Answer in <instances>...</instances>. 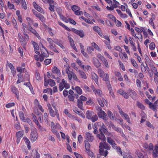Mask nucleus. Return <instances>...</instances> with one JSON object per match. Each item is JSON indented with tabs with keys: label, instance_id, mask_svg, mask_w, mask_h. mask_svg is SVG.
<instances>
[{
	"label": "nucleus",
	"instance_id": "obj_1",
	"mask_svg": "<svg viewBox=\"0 0 158 158\" xmlns=\"http://www.w3.org/2000/svg\"><path fill=\"white\" fill-rule=\"evenodd\" d=\"M99 152L102 155L106 157L108 154V152L107 150L104 151V149L107 150H110L111 148V147L106 141L101 142L99 143Z\"/></svg>",
	"mask_w": 158,
	"mask_h": 158
},
{
	"label": "nucleus",
	"instance_id": "obj_2",
	"mask_svg": "<svg viewBox=\"0 0 158 158\" xmlns=\"http://www.w3.org/2000/svg\"><path fill=\"white\" fill-rule=\"evenodd\" d=\"M94 126L96 128L98 129L100 132L103 131L104 133L108 136H110L111 133L109 132L106 128V126L102 122H97L94 123Z\"/></svg>",
	"mask_w": 158,
	"mask_h": 158
},
{
	"label": "nucleus",
	"instance_id": "obj_3",
	"mask_svg": "<svg viewBox=\"0 0 158 158\" xmlns=\"http://www.w3.org/2000/svg\"><path fill=\"white\" fill-rule=\"evenodd\" d=\"M98 115L99 117L102 118L105 121H107V114L104 111L102 110L101 107H98Z\"/></svg>",
	"mask_w": 158,
	"mask_h": 158
},
{
	"label": "nucleus",
	"instance_id": "obj_4",
	"mask_svg": "<svg viewBox=\"0 0 158 158\" xmlns=\"http://www.w3.org/2000/svg\"><path fill=\"white\" fill-rule=\"evenodd\" d=\"M66 73L68 74V77L69 80H71L72 78L77 81L78 79L75 74L73 72L70 71L68 69H65Z\"/></svg>",
	"mask_w": 158,
	"mask_h": 158
},
{
	"label": "nucleus",
	"instance_id": "obj_5",
	"mask_svg": "<svg viewBox=\"0 0 158 158\" xmlns=\"http://www.w3.org/2000/svg\"><path fill=\"white\" fill-rule=\"evenodd\" d=\"M38 138V134L35 130L31 131L30 134V139L32 142H34Z\"/></svg>",
	"mask_w": 158,
	"mask_h": 158
},
{
	"label": "nucleus",
	"instance_id": "obj_6",
	"mask_svg": "<svg viewBox=\"0 0 158 158\" xmlns=\"http://www.w3.org/2000/svg\"><path fill=\"white\" fill-rule=\"evenodd\" d=\"M150 108L154 111L156 112L158 108V100L155 102L153 103H151L149 106Z\"/></svg>",
	"mask_w": 158,
	"mask_h": 158
},
{
	"label": "nucleus",
	"instance_id": "obj_7",
	"mask_svg": "<svg viewBox=\"0 0 158 158\" xmlns=\"http://www.w3.org/2000/svg\"><path fill=\"white\" fill-rule=\"evenodd\" d=\"M92 62L96 68H99L101 66V64L100 61L95 57H94L92 58Z\"/></svg>",
	"mask_w": 158,
	"mask_h": 158
},
{
	"label": "nucleus",
	"instance_id": "obj_8",
	"mask_svg": "<svg viewBox=\"0 0 158 158\" xmlns=\"http://www.w3.org/2000/svg\"><path fill=\"white\" fill-rule=\"evenodd\" d=\"M128 93L130 97L133 99L136 100L137 97V94L133 90L131 89H129Z\"/></svg>",
	"mask_w": 158,
	"mask_h": 158
},
{
	"label": "nucleus",
	"instance_id": "obj_9",
	"mask_svg": "<svg viewBox=\"0 0 158 158\" xmlns=\"http://www.w3.org/2000/svg\"><path fill=\"white\" fill-rule=\"evenodd\" d=\"M85 139L87 141L92 142L94 140V137L91 134L86 132L85 133Z\"/></svg>",
	"mask_w": 158,
	"mask_h": 158
},
{
	"label": "nucleus",
	"instance_id": "obj_10",
	"mask_svg": "<svg viewBox=\"0 0 158 158\" xmlns=\"http://www.w3.org/2000/svg\"><path fill=\"white\" fill-rule=\"evenodd\" d=\"M103 133H104L103 131H102L100 134L97 135V137L103 142L106 141V138Z\"/></svg>",
	"mask_w": 158,
	"mask_h": 158
},
{
	"label": "nucleus",
	"instance_id": "obj_11",
	"mask_svg": "<svg viewBox=\"0 0 158 158\" xmlns=\"http://www.w3.org/2000/svg\"><path fill=\"white\" fill-rule=\"evenodd\" d=\"M68 38L71 46L76 52H77V48L75 45L73 39L69 36H68Z\"/></svg>",
	"mask_w": 158,
	"mask_h": 158
},
{
	"label": "nucleus",
	"instance_id": "obj_12",
	"mask_svg": "<svg viewBox=\"0 0 158 158\" xmlns=\"http://www.w3.org/2000/svg\"><path fill=\"white\" fill-rule=\"evenodd\" d=\"M18 37L19 40L21 43V44L24 46L26 44V42L21 34H18Z\"/></svg>",
	"mask_w": 158,
	"mask_h": 158
},
{
	"label": "nucleus",
	"instance_id": "obj_13",
	"mask_svg": "<svg viewBox=\"0 0 158 158\" xmlns=\"http://www.w3.org/2000/svg\"><path fill=\"white\" fill-rule=\"evenodd\" d=\"M107 85L108 87V89L109 91L110 94V95L111 96H112V97L113 98H114L115 96L112 91V89L110 83L109 82L107 83Z\"/></svg>",
	"mask_w": 158,
	"mask_h": 158
},
{
	"label": "nucleus",
	"instance_id": "obj_14",
	"mask_svg": "<svg viewBox=\"0 0 158 158\" xmlns=\"http://www.w3.org/2000/svg\"><path fill=\"white\" fill-rule=\"evenodd\" d=\"M11 91L14 93L16 96L17 99L19 98V92L17 89L14 86H12L11 87Z\"/></svg>",
	"mask_w": 158,
	"mask_h": 158
},
{
	"label": "nucleus",
	"instance_id": "obj_15",
	"mask_svg": "<svg viewBox=\"0 0 158 158\" xmlns=\"http://www.w3.org/2000/svg\"><path fill=\"white\" fill-rule=\"evenodd\" d=\"M97 100L99 104L102 107L104 106V104L106 102V100L103 98H98Z\"/></svg>",
	"mask_w": 158,
	"mask_h": 158
},
{
	"label": "nucleus",
	"instance_id": "obj_16",
	"mask_svg": "<svg viewBox=\"0 0 158 158\" xmlns=\"http://www.w3.org/2000/svg\"><path fill=\"white\" fill-rule=\"evenodd\" d=\"M72 89L76 92L79 94H81L82 93V91L80 87L78 86H76L75 88L72 87Z\"/></svg>",
	"mask_w": 158,
	"mask_h": 158
},
{
	"label": "nucleus",
	"instance_id": "obj_17",
	"mask_svg": "<svg viewBox=\"0 0 158 158\" xmlns=\"http://www.w3.org/2000/svg\"><path fill=\"white\" fill-rule=\"evenodd\" d=\"M94 114V113L93 111L87 110L86 114V117L88 119H90Z\"/></svg>",
	"mask_w": 158,
	"mask_h": 158
},
{
	"label": "nucleus",
	"instance_id": "obj_18",
	"mask_svg": "<svg viewBox=\"0 0 158 158\" xmlns=\"http://www.w3.org/2000/svg\"><path fill=\"white\" fill-rule=\"evenodd\" d=\"M93 30L97 32L98 34L100 35L101 37H102V33L101 32V30L100 27L98 26H95L93 27Z\"/></svg>",
	"mask_w": 158,
	"mask_h": 158
},
{
	"label": "nucleus",
	"instance_id": "obj_19",
	"mask_svg": "<svg viewBox=\"0 0 158 158\" xmlns=\"http://www.w3.org/2000/svg\"><path fill=\"white\" fill-rule=\"evenodd\" d=\"M23 139L25 142L26 143L27 145V147L29 150L31 149L30 142L29 139L27 138L26 137H24L23 138Z\"/></svg>",
	"mask_w": 158,
	"mask_h": 158
},
{
	"label": "nucleus",
	"instance_id": "obj_20",
	"mask_svg": "<svg viewBox=\"0 0 158 158\" xmlns=\"http://www.w3.org/2000/svg\"><path fill=\"white\" fill-rule=\"evenodd\" d=\"M91 75L92 79L97 84H98V75L94 72L92 73Z\"/></svg>",
	"mask_w": 158,
	"mask_h": 158
},
{
	"label": "nucleus",
	"instance_id": "obj_21",
	"mask_svg": "<svg viewBox=\"0 0 158 158\" xmlns=\"http://www.w3.org/2000/svg\"><path fill=\"white\" fill-rule=\"evenodd\" d=\"M32 153L34 154V158H40V154L38 153L37 150L36 149L35 151H33Z\"/></svg>",
	"mask_w": 158,
	"mask_h": 158
},
{
	"label": "nucleus",
	"instance_id": "obj_22",
	"mask_svg": "<svg viewBox=\"0 0 158 158\" xmlns=\"http://www.w3.org/2000/svg\"><path fill=\"white\" fill-rule=\"evenodd\" d=\"M24 134L23 131H19L17 132L16 134V138H22Z\"/></svg>",
	"mask_w": 158,
	"mask_h": 158
},
{
	"label": "nucleus",
	"instance_id": "obj_23",
	"mask_svg": "<svg viewBox=\"0 0 158 158\" xmlns=\"http://www.w3.org/2000/svg\"><path fill=\"white\" fill-rule=\"evenodd\" d=\"M20 2L22 3V6L24 10L27 9V7L25 0H20Z\"/></svg>",
	"mask_w": 158,
	"mask_h": 158
},
{
	"label": "nucleus",
	"instance_id": "obj_24",
	"mask_svg": "<svg viewBox=\"0 0 158 158\" xmlns=\"http://www.w3.org/2000/svg\"><path fill=\"white\" fill-rule=\"evenodd\" d=\"M95 94L96 96L97 95L100 96V97H102V93L101 90L97 89L95 92L94 93Z\"/></svg>",
	"mask_w": 158,
	"mask_h": 158
},
{
	"label": "nucleus",
	"instance_id": "obj_25",
	"mask_svg": "<svg viewBox=\"0 0 158 158\" xmlns=\"http://www.w3.org/2000/svg\"><path fill=\"white\" fill-rule=\"evenodd\" d=\"M75 33L80 36L81 37H83L84 36V34L82 31L77 30L75 31Z\"/></svg>",
	"mask_w": 158,
	"mask_h": 158
},
{
	"label": "nucleus",
	"instance_id": "obj_26",
	"mask_svg": "<svg viewBox=\"0 0 158 158\" xmlns=\"http://www.w3.org/2000/svg\"><path fill=\"white\" fill-rule=\"evenodd\" d=\"M92 46L99 51H100L101 50L98 46L94 42L91 43Z\"/></svg>",
	"mask_w": 158,
	"mask_h": 158
},
{
	"label": "nucleus",
	"instance_id": "obj_27",
	"mask_svg": "<svg viewBox=\"0 0 158 158\" xmlns=\"http://www.w3.org/2000/svg\"><path fill=\"white\" fill-rule=\"evenodd\" d=\"M81 77L84 79H86L87 78L85 73L82 71H80L79 72Z\"/></svg>",
	"mask_w": 158,
	"mask_h": 158
},
{
	"label": "nucleus",
	"instance_id": "obj_28",
	"mask_svg": "<svg viewBox=\"0 0 158 158\" xmlns=\"http://www.w3.org/2000/svg\"><path fill=\"white\" fill-rule=\"evenodd\" d=\"M98 72L100 77H103L104 75V72L102 69H98Z\"/></svg>",
	"mask_w": 158,
	"mask_h": 158
},
{
	"label": "nucleus",
	"instance_id": "obj_29",
	"mask_svg": "<svg viewBox=\"0 0 158 158\" xmlns=\"http://www.w3.org/2000/svg\"><path fill=\"white\" fill-rule=\"evenodd\" d=\"M52 72L53 73L58 74L60 73V70L56 67L55 66L52 69Z\"/></svg>",
	"mask_w": 158,
	"mask_h": 158
},
{
	"label": "nucleus",
	"instance_id": "obj_30",
	"mask_svg": "<svg viewBox=\"0 0 158 158\" xmlns=\"http://www.w3.org/2000/svg\"><path fill=\"white\" fill-rule=\"evenodd\" d=\"M103 81H105L106 82V84H107V83L109 82L110 83L109 80V77L108 74L107 73H106V75L104 77L103 76Z\"/></svg>",
	"mask_w": 158,
	"mask_h": 158
},
{
	"label": "nucleus",
	"instance_id": "obj_31",
	"mask_svg": "<svg viewBox=\"0 0 158 158\" xmlns=\"http://www.w3.org/2000/svg\"><path fill=\"white\" fill-rule=\"evenodd\" d=\"M77 105L78 107L81 109H82V106H83V103L82 101H81V100H80L79 99H78L77 100Z\"/></svg>",
	"mask_w": 158,
	"mask_h": 158
},
{
	"label": "nucleus",
	"instance_id": "obj_32",
	"mask_svg": "<svg viewBox=\"0 0 158 158\" xmlns=\"http://www.w3.org/2000/svg\"><path fill=\"white\" fill-rule=\"evenodd\" d=\"M85 149L87 151H89L90 150V145L87 141H85Z\"/></svg>",
	"mask_w": 158,
	"mask_h": 158
},
{
	"label": "nucleus",
	"instance_id": "obj_33",
	"mask_svg": "<svg viewBox=\"0 0 158 158\" xmlns=\"http://www.w3.org/2000/svg\"><path fill=\"white\" fill-rule=\"evenodd\" d=\"M58 23L59 24L64 27L65 29L68 31H70L71 29L67 27L64 24L62 23L61 22H58Z\"/></svg>",
	"mask_w": 158,
	"mask_h": 158
},
{
	"label": "nucleus",
	"instance_id": "obj_34",
	"mask_svg": "<svg viewBox=\"0 0 158 158\" xmlns=\"http://www.w3.org/2000/svg\"><path fill=\"white\" fill-rule=\"evenodd\" d=\"M102 63L103 65L106 68H109V65L108 64V63L107 60L105 58L104 59H103L102 61Z\"/></svg>",
	"mask_w": 158,
	"mask_h": 158
},
{
	"label": "nucleus",
	"instance_id": "obj_35",
	"mask_svg": "<svg viewBox=\"0 0 158 158\" xmlns=\"http://www.w3.org/2000/svg\"><path fill=\"white\" fill-rule=\"evenodd\" d=\"M49 111L50 115L52 117H54L55 116L57 112V111H56L55 112L52 109L51 110L50 109Z\"/></svg>",
	"mask_w": 158,
	"mask_h": 158
},
{
	"label": "nucleus",
	"instance_id": "obj_36",
	"mask_svg": "<svg viewBox=\"0 0 158 158\" xmlns=\"http://www.w3.org/2000/svg\"><path fill=\"white\" fill-rule=\"evenodd\" d=\"M80 18L81 19H82L86 23H89V24H94V23H93V22L91 21L89 19L85 18L82 16Z\"/></svg>",
	"mask_w": 158,
	"mask_h": 158
},
{
	"label": "nucleus",
	"instance_id": "obj_37",
	"mask_svg": "<svg viewBox=\"0 0 158 158\" xmlns=\"http://www.w3.org/2000/svg\"><path fill=\"white\" fill-rule=\"evenodd\" d=\"M107 114L110 118L112 120H114V117L112 113L110 110H109L107 111Z\"/></svg>",
	"mask_w": 158,
	"mask_h": 158
},
{
	"label": "nucleus",
	"instance_id": "obj_38",
	"mask_svg": "<svg viewBox=\"0 0 158 158\" xmlns=\"http://www.w3.org/2000/svg\"><path fill=\"white\" fill-rule=\"evenodd\" d=\"M81 68L85 71L91 70L92 69L91 67L89 65H87L85 67L84 65H82Z\"/></svg>",
	"mask_w": 158,
	"mask_h": 158
},
{
	"label": "nucleus",
	"instance_id": "obj_39",
	"mask_svg": "<svg viewBox=\"0 0 158 158\" xmlns=\"http://www.w3.org/2000/svg\"><path fill=\"white\" fill-rule=\"evenodd\" d=\"M93 122H94L98 119V117L96 114H94L90 119Z\"/></svg>",
	"mask_w": 158,
	"mask_h": 158
},
{
	"label": "nucleus",
	"instance_id": "obj_40",
	"mask_svg": "<svg viewBox=\"0 0 158 158\" xmlns=\"http://www.w3.org/2000/svg\"><path fill=\"white\" fill-rule=\"evenodd\" d=\"M136 104L137 106L141 109L143 110H144L145 109L144 106L139 102H137Z\"/></svg>",
	"mask_w": 158,
	"mask_h": 158
},
{
	"label": "nucleus",
	"instance_id": "obj_41",
	"mask_svg": "<svg viewBox=\"0 0 158 158\" xmlns=\"http://www.w3.org/2000/svg\"><path fill=\"white\" fill-rule=\"evenodd\" d=\"M131 63L133 65L136 69H138V65L135 61L133 59H131Z\"/></svg>",
	"mask_w": 158,
	"mask_h": 158
},
{
	"label": "nucleus",
	"instance_id": "obj_42",
	"mask_svg": "<svg viewBox=\"0 0 158 158\" xmlns=\"http://www.w3.org/2000/svg\"><path fill=\"white\" fill-rule=\"evenodd\" d=\"M48 83L50 85L51 87H53L56 84V83L52 79H49L48 80Z\"/></svg>",
	"mask_w": 158,
	"mask_h": 158
},
{
	"label": "nucleus",
	"instance_id": "obj_43",
	"mask_svg": "<svg viewBox=\"0 0 158 158\" xmlns=\"http://www.w3.org/2000/svg\"><path fill=\"white\" fill-rule=\"evenodd\" d=\"M144 57L146 62L148 63L149 65H151L152 64V62L148 56L147 55H145Z\"/></svg>",
	"mask_w": 158,
	"mask_h": 158
},
{
	"label": "nucleus",
	"instance_id": "obj_44",
	"mask_svg": "<svg viewBox=\"0 0 158 158\" xmlns=\"http://www.w3.org/2000/svg\"><path fill=\"white\" fill-rule=\"evenodd\" d=\"M36 17L38 18L42 22H43L44 21L45 18L40 13Z\"/></svg>",
	"mask_w": 158,
	"mask_h": 158
},
{
	"label": "nucleus",
	"instance_id": "obj_45",
	"mask_svg": "<svg viewBox=\"0 0 158 158\" xmlns=\"http://www.w3.org/2000/svg\"><path fill=\"white\" fill-rule=\"evenodd\" d=\"M123 116H124V117L127 120L129 124H131V123L129 116L127 114H124V115Z\"/></svg>",
	"mask_w": 158,
	"mask_h": 158
},
{
	"label": "nucleus",
	"instance_id": "obj_46",
	"mask_svg": "<svg viewBox=\"0 0 158 158\" xmlns=\"http://www.w3.org/2000/svg\"><path fill=\"white\" fill-rule=\"evenodd\" d=\"M55 45L54 44H50V45L49 46V47L51 49L54 51V52H58V51L55 48Z\"/></svg>",
	"mask_w": 158,
	"mask_h": 158
},
{
	"label": "nucleus",
	"instance_id": "obj_47",
	"mask_svg": "<svg viewBox=\"0 0 158 158\" xmlns=\"http://www.w3.org/2000/svg\"><path fill=\"white\" fill-rule=\"evenodd\" d=\"M19 115L20 119L22 121H23L25 118L24 114L22 111H21L19 112Z\"/></svg>",
	"mask_w": 158,
	"mask_h": 158
},
{
	"label": "nucleus",
	"instance_id": "obj_48",
	"mask_svg": "<svg viewBox=\"0 0 158 158\" xmlns=\"http://www.w3.org/2000/svg\"><path fill=\"white\" fill-rule=\"evenodd\" d=\"M60 19L66 23L69 22V20L66 18L65 17L62 15H60Z\"/></svg>",
	"mask_w": 158,
	"mask_h": 158
},
{
	"label": "nucleus",
	"instance_id": "obj_49",
	"mask_svg": "<svg viewBox=\"0 0 158 158\" xmlns=\"http://www.w3.org/2000/svg\"><path fill=\"white\" fill-rule=\"evenodd\" d=\"M107 142L110 145L115 141L110 137H107Z\"/></svg>",
	"mask_w": 158,
	"mask_h": 158
},
{
	"label": "nucleus",
	"instance_id": "obj_50",
	"mask_svg": "<svg viewBox=\"0 0 158 158\" xmlns=\"http://www.w3.org/2000/svg\"><path fill=\"white\" fill-rule=\"evenodd\" d=\"M26 19L28 23V25H31V24H33V21L31 18L29 17H27Z\"/></svg>",
	"mask_w": 158,
	"mask_h": 158
},
{
	"label": "nucleus",
	"instance_id": "obj_51",
	"mask_svg": "<svg viewBox=\"0 0 158 158\" xmlns=\"http://www.w3.org/2000/svg\"><path fill=\"white\" fill-rule=\"evenodd\" d=\"M97 57L101 61H102L105 58L101 54L98 53L97 55Z\"/></svg>",
	"mask_w": 158,
	"mask_h": 158
},
{
	"label": "nucleus",
	"instance_id": "obj_52",
	"mask_svg": "<svg viewBox=\"0 0 158 158\" xmlns=\"http://www.w3.org/2000/svg\"><path fill=\"white\" fill-rule=\"evenodd\" d=\"M150 49L151 50H153L155 48V45L154 43L152 42L149 45Z\"/></svg>",
	"mask_w": 158,
	"mask_h": 158
},
{
	"label": "nucleus",
	"instance_id": "obj_53",
	"mask_svg": "<svg viewBox=\"0 0 158 158\" xmlns=\"http://www.w3.org/2000/svg\"><path fill=\"white\" fill-rule=\"evenodd\" d=\"M68 97L69 101L74 102H75L74 101V96L73 95H69Z\"/></svg>",
	"mask_w": 158,
	"mask_h": 158
},
{
	"label": "nucleus",
	"instance_id": "obj_54",
	"mask_svg": "<svg viewBox=\"0 0 158 158\" xmlns=\"http://www.w3.org/2000/svg\"><path fill=\"white\" fill-rule=\"evenodd\" d=\"M51 62V59H46L44 61L45 65H47L50 64Z\"/></svg>",
	"mask_w": 158,
	"mask_h": 158
},
{
	"label": "nucleus",
	"instance_id": "obj_55",
	"mask_svg": "<svg viewBox=\"0 0 158 158\" xmlns=\"http://www.w3.org/2000/svg\"><path fill=\"white\" fill-rule=\"evenodd\" d=\"M113 129L116 131L118 133H120L121 132V131L122 130V129L118 127H117L115 126L114 127Z\"/></svg>",
	"mask_w": 158,
	"mask_h": 158
},
{
	"label": "nucleus",
	"instance_id": "obj_56",
	"mask_svg": "<svg viewBox=\"0 0 158 158\" xmlns=\"http://www.w3.org/2000/svg\"><path fill=\"white\" fill-rule=\"evenodd\" d=\"M32 44L33 46L34 49H39V46L37 43L34 42H32Z\"/></svg>",
	"mask_w": 158,
	"mask_h": 158
},
{
	"label": "nucleus",
	"instance_id": "obj_57",
	"mask_svg": "<svg viewBox=\"0 0 158 158\" xmlns=\"http://www.w3.org/2000/svg\"><path fill=\"white\" fill-rule=\"evenodd\" d=\"M118 63L119 65V66L123 70L125 71V67L124 66L123 63L119 60H118Z\"/></svg>",
	"mask_w": 158,
	"mask_h": 158
},
{
	"label": "nucleus",
	"instance_id": "obj_58",
	"mask_svg": "<svg viewBox=\"0 0 158 158\" xmlns=\"http://www.w3.org/2000/svg\"><path fill=\"white\" fill-rule=\"evenodd\" d=\"M35 8L38 11H39L41 13H42L44 12V10H43V9L38 5L36 7H35Z\"/></svg>",
	"mask_w": 158,
	"mask_h": 158
},
{
	"label": "nucleus",
	"instance_id": "obj_59",
	"mask_svg": "<svg viewBox=\"0 0 158 158\" xmlns=\"http://www.w3.org/2000/svg\"><path fill=\"white\" fill-rule=\"evenodd\" d=\"M154 80L156 81H158V72H154Z\"/></svg>",
	"mask_w": 158,
	"mask_h": 158
},
{
	"label": "nucleus",
	"instance_id": "obj_60",
	"mask_svg": "<svg viewBox=\"0 0 158 158\" xmlns=\"http://www.w3.org/2000/svg\"><path fill=\"white\" fill-rule=\"evenodd\" d=\"M73 111H74V112L77 113V114H78L79 115H82V116L84 115V114H83V113L81 111H78L77 110V109H75Z\"/></svg>",
	"mask_w": 158,
	"mask_h": 158
},
{
	"label": "nucleus",
	"instance_id": "obj_61",
	"mask_svg": "<svg viewBox=\"0 0 158 158\" xmlns=\"http://www.w3.org/2000/svg\"><path fill=\"white\" fill-rule=\"evenodd\" d=\"M15 127L18 130H19L21 129V127L19 123L18 122L17 123H15L14 125Z\"/></svg>",
	"mask_w": 158,
	"mask_h": 158
},
{
	"label": "nucleus",
	"instance_id": "obj_62",
	"mask_svg": "<svg viewBox=\"0 0 158 158\" xmlns=\"http://www.w3.org/2000/svg\"><path fill=\"white\" fill-rule=\"evenodd\" d=\"M108 17L110 19H112L113 21H116V18L112 15L111 14H108Z\"/></svg>",
	"mask_w": 158,
	"mask_h": 158
},
{
	"label": "nucleus",
	"instance_id": "obj_63",
	"mask_svg": "<svg viewBox=\"0 0 158 158\" xmlns=\"http://www.w3.org/2000/svg\"><path fill=\"white\" fill-rule=\"evenodd\" d=\"M158 154V146L157 145H156L155 147V149L153 151V153Z\"/></svg>",
	"mask_w": 158,
	"mask_h": 158
},
{
	"label": "nucleus",
	"instance_id": "obj_64",
	"mask_svg": "<svg viewBox=\"0 0 158 158\" xmlns=\"http://www.w3.org/2000/svg\"><path fill=\"white\" fill-rule=\"evenodd\" d=\"M71 8L74 11H75L78 10H79V8L76 5H73L71 7Z\"/></svg>",
	"mask_w": 158,
	"mask_h": 158
}]
</instances>
